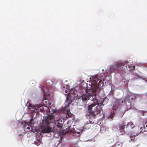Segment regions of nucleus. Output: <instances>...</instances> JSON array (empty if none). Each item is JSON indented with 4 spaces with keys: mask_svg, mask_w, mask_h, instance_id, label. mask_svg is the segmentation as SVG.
Returning a JSON list of instances; mask_svg holds the SVG:
<instances>
[{
    "mask_svg": "<svg viewBox=\"0 0 147 147\" xmlns=\"http://www.w3.org/2000/svg\"><path fill=\"white\" fill-rule=\"evenodd\" d=\"M109 98L111 97L113 98L114 96L113 92L111 91L109 94Z\"/></svg>",
    "mask_w": 147,
    "mask_h": 147,
    "instance_id": "nucleus-13",
    "label": "nucleus"
},
{
    "mask_svg": "<svg viewBox=\"0 0 147 147\" xmlns=\"http://www.w3.org/2000/svg\"><path fill=\"white\" fill-rule=\"evenodd\" d=\"M97 75H95L92 77V80L91 85L89 84L90 87L86 88V93L83 94L79 98V100H82L83 101H86L89 99L91 100L95 99L96 95L95 92L99 89L100 86H102L103 83L102 80Z\"/></svg>",
    "mask_w": 147,
    "mask_h": 147,
    "instance_id": "nucleus-2",
    "label": "nucleus"
},
{
    "mask_svg": "<svg viewBox=\"0 0 147 147\" xmlns=\"http://www.w3.org/2000/svg\"><path fill=\"white\" fill-rule=\"evenodd\" d=\"M42 122V125L41 126V132L49 133L53 132L55 134L60 133L63 122L61 119H56L55 116L53 114L46 116Z\"/></svg>",
    "mask_w": 147,
    "mask_h": 147,
    "instance_id": "nucleus-1",
    "label": "nucleus"
},
{
    "mask_svg": "<svg viewBox=\"0 0 147 147\" xmlns=\"http://www.w3.org/2000/svg\"><path fill=\"white\" fill-rule=\"evenodd\" d=\"M97 106H96L95 103H92L88 106V112L90 114L93 116H96V115L99 114L102 109V104L98 103L96 104Z\"/></svg>",
    "mask_w": 147,
    "mask_h": 147,
    "instance_id": "nucleus-4",
    "label": "nucleus"
},
{
    "mask_svg": "<svg viewBox=\"0 0 147 147\" xmlns=\"http://www.w3.org/2000/svg\"><path fill=\"white\" fill-rule=\"evenodd\" d=\"M48 100L47 98H46L45 99H43V102L44 103H45L46 105H47V103H48Z\"/></svg>",
    "mask_w": 147,
    "mask_h": 147,
    "instance_id": "nucleus-16",
    "label": "nucleus"
},
{
    "mask_svg": "<svg viewBox=\"0 0 147 147\" xmlns=\"http://www.w3.org/2000/svg\"><path fill=\"white\" fill-rule=\"evenodd\" d=\"M72 100L71 99L69 98L68 97L66 98V100L65 102V108L67 109L69 105L72 102Z\"/></svg>",
    "mask_w": 147,
    "mask_h": 147,
    "instance_id": "nucleus-9",
    "label": "nucleus"
},
{
    "mask_svg": "<svg viewBox=\"0 0 147 147\" xmlns=\"http://www.w3.org/2000/svg\"><path fill=\"white\" fill-rule=\"evenodd\" d=\"M50 96V94H47V96Z\"/></svg>",
    "mask_w": 147,
    "mask_h": 147,
    "instance_id": "nucleus-22",
    "label": "nucleus"
},
{
    "mask_svg": "<svg viewBox=\"0 0 147 147\" xmlns=\"http://www.w3.org/2000/svg\"><path fill=\"white\" fill-rule=\"evenodd\" d=\"M131 140H133L134 142L135 141H136L135 140V138L133 137V138H132Z\"/></svg>",
    "mask_w": 147,
    "mask_h": 147,
    "instance_id": "nucleus-18",
    "label": "nucleus"
},
{
    "mask_svg": "<svg viewBox=\"0 0 147 147\" xmlns=\"http://www.w3.org/2000/svg\"><path fill=\"white\" fill-rule=\"evenodd\" d=\"M26 105L28 107V109L30 110L32 113L38 112L40 107L38 105H33L29 103H27Z\"/></svg>",
    "mask_w": 147,
    "mask_h": 147,
    "instance_id": "nucleus-6",
    "label": "nucleus"
},
{
    "mask_svg": "<svg viewBox=\"0 0 147 147\" xmlns=\"http://www.w3.org/2000/svg\"><path fill=\"white\" fill-rule=\"evenodd\" d=\"M45 86H44L43 87H42V90L44 96H45L46 95V94L47 93V92L45 91L44 88Z\"/></svg>",
    "mask_w": 147,
    "mask_h": 147,
    "instance_id": "nucleus-15",
    "label": "nucleus"
},
{
    "mask_svg": "<svg viewBox=\"0 0 147 147\" xmlns=\"http://www.w3.org/2000/svg\"><path fill=\"white\" fill-rule=\"evenodd\" d=\"M51 102H48L47 103V105H51Z\"/></svg>",
    "mask_w": 147,
    "mask_h": 147,
    "instance_id": "nucleus-19",
    "label": "nucleus"
},
{
    "mask_svg": "<svg viewBox=\"0 0 147 147\" xmlns=\"http://www.w3.org/2000/svg\"><path fill=\"white\" fill-rule=\"evenodd\" d=\"M134 125L132 121H130L127 123L124 121L121 122L120 125L117 126L115 127V131H117V134L118 136L122 135L124 132H126L125 129L130 127L131 129H133L134 127Z\"/></svg>",
    "mask_w": 147,
    "mask_h": 147,
    "instance_id": "nucleus-3",
    "label": "nucleus"
},
{
    "mask_svg": "<svg viewBox=\"0 0 147 147\" xmlns=\"http://www.w3.org/2000/svg\"><path fill=\"white\" fill-rule=\"evenodd\" d=\"M26 129H30V127H27L26 128Z\"/></svg>",
    "mask_w": 147,
    "mask_h": 147,
    "instance_id": "nucleus-20",
    "label": "nucleus"
},
{
    "mask_svg": "<svg viewBox=\"0 0 147 147\" xmlns=\"http://www.w3.org/2000/svg\"><path fill=\"white\" fill-rule=\"evenodd\" d=\"M65 92H66V93H67V90H65Z\"/></svg>",
    "mask_w": 147,
    "mask_h": 147,
    "instance_id": "nucleus-23",
    "label": "nucleus"
},
{
    "mask_svg": "<svg viewBox=\"0 0 147 147\" xmlns=\"http://www.w3.org/2000/svg\"><path fill=\"white\" fill-rule=\"evenodd\" d=\"M33 120V118H32L30 120V121L29 122L26 123V124H27L28 125H29V124L30 125H33V123H32V121Z\"/></svg>",
    "mask_w": 147,
    "mask_h": 147,
    "instance_id": "nucleus-14",
    "label": "nucleus"
},
{
    "mask_svg": "<svg viewBox=\"0 0 147 147\" xmlns=\"http://www.w3.org/2000/svg\"><path fill=\"white\" fill-rule=\"evenodd\" d=\"M72 115V114L70 113V110L69 109L67 110L66 111L65 114L63 116V119L65 120L67 118L70 117Z\"/></svg>",
    "mask_w": 147,
    "mask_h": 147,
    "instance_id": "nucleus-8",
    "label": "nucleus"
},
{
    "mask_svg": "<svg viewBox=\"0 0 147 147\" xmlns=\"http://www.w3.org/2000/svg\"><path fill=\"white\" fill-rule=\"evenodd\" d=\"M41 140V138H37L36 139L34 142V144L37 146L40 145L42 144Z\"/></svg>",
    "mask_w": 147,
    "mask_h": 147,
    "instance_id": "nucleus-11",
    "label": "nucleus"
},
{
    "mask_svg": "<svg viewBox=\"0 0 147 147\" xmlns=\"http://www.w3.org/2000/svg\"><path fill=\"white\" fill-rule=\"evenodd\" d=\"M38 137H39V138H40V135H38Z\"/></svg>",
    "mask_w": 147,
    "mask_h": 147,
    "instance_id": "nucleus-24",
    "label": "nucleus"
},
{
    "mask_svg": "<svg viewBox=\"0 0 147 147\" xmlns=\"http://www.w3.org/2000/svg\"><path fill=\"white\" fill-rule=\"evenodd\" d=\"M142 129H143V128L142 127H140V130H141V131H140V132L141 133H143L144 132L146 131L144 130V131H143V130Z\"/></svg>",
    "mask_w": 147,
    "mask_h": 147,
    "instance_id": "nucleus-17",
    "label": "nucleus"
},
{
    "mask_svg": "<svg viewBox=\"0 0 147 147\" xmlns=\"http://www.w3.org/2000/svg\"><path fill=\"white\" fill-rule=\"evenodd\" d=\"M115 67L116 68L117 70H120L123 69L124 68V65L123 63H120L116 65Z\"/></svg>",
    "mask_w": 147,
    "mask_h": 147,
    "instance_id": "nucleus-10",
    "label": "nucleus"
},
{
    "mask_svg": "<svg viewBox=\"0 0 147 147\" xmlns=\"http://www.w3.org/2000/svg\"><path fill=\"white\" fill-rule=\"evenodd\" d=\"M133 69H134V68H135V66H134V65L133 66Z\"/></svg>",
    "mask_w": 147,
    "mask_h": 147,
    "instance_id": "nucleus-21",
    "label": "nucleus"
},
{
    "mask_svg": "<svg viewBox=\"0 0 147 147\" xmlns=\"http://www.w3.org/2000/svg\"><path fill=\"white\" fill-rule=\"evenodd\" d=\"M146 127H147V124L146 125Z\"/></svg>",
    "mask_w": 147,
    "mask_h": 147,
    "instance_id": "nucleus-25",
    "label": "nucleus"
},
{
    "mask_svg": "<svg viewBox=\"0 0 147 147\" xmlns=\"http://www.w3.org/2000/svg\"><path fill=\"white\" fill-rule=\"evenodd\" d=\"M124 103V100L123 101L122 100V99L120 98L118 99H117L115 100V104L113 106V109L114 110H116V109H117L119 106L121 105L122 104Z\"/></svg>",
    "mask_w": 147,
    "mask_h": 147,
    "instance_id": "nucleus-7",
    "label": "nucleus"
},
{
    "mask_svg": "<svg viewBox=\"0 0 147 147\" xmlns=\"http://www.w3.org/2000/svg\"><path fill=\"white\" fill-rule=\"evenodd\" d=\"M136 97V95L133 94H131L129 95H127L125 98L124 100V102L125 105L126 106H128L127 102L129 106L131 105V100H134Z\"/></svg>",
    "mask_w": 147,
    "mask_h": 147,
    "instance_id": "nucleus-5",
    "label": "nucleus"
},
{
    "mask_svg": "<svg viewBox=\"0 0 147 147\" xmlns=\"http://www.w3.org/2000/svg\"><path fill=\"white\" fill-rule=\"evenodd\" d=\"M116 66V65H112L110 68V70L113 72H114V71L116 70L117 69L115 67Z\"/></svg>",
    "mask_w": 147,
    "mask_h": 147,
    "instance_id": "nucleus-12",
    "label": "nucleus"
}]
</instances>
